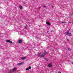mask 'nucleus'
I'll list each match as a JSON object with an SVG mask.
<instances>
[{
    "label": "nucleus",
    "mask_w": 73,
    "mask_h": 73,
    "mask_svg": "<svg viewBox=\"0 0 73 73\" xmlns=\"http://www.w3.org/2000/svg\"><path fill=\"white\" fill-rule=\"evenodd\" d=\"M46 24L47 25H51V23L48 22H46Z\"/></svg>",
    "instance_id": "6e6552de"
},
{
    "label": "nucleus",
    "mask_w": 73,
    "mask_h": 73,
    "mask_svg": "<svg viewBox=\"0 0 73 73\" xmlns=\"http://www.w3.org/2000/svg\"><path fill=\"white\" fill-rule=\"evenodd\" d=\"M48 66L50 68L52 67V64L51 63L49 64L48 65Z\"/></svg>",
    "instance_id": "0eeeda50"
},
{
    "label": "nucleus",
    "mask_w": 73,
    "mask_h": 73,
    "mask_svg": "<svg viewBox=\"0 0 73 73\" xmlns=\"http://www.w3.org/2000/svg\"><path fill=\"white\" fill-rule=\"evenodd\" d=\"M22 42H23V41H22V40L21 39H20L19 40L18 42L19 44H21V43H22Z\"/></svg>",
    "instance_id": "39448f33"
},
{
    "label": "nucleus",
    "mask_w": 73,
    "mask_h": 73,
    "mask_svg": "<svg viewBox=\"0 0 73 73\" xmlns=\"http://www.w3.org/2000/svg\"><path fill=\"white\" fill-rule=\"evenodd\" d=\"M62 24H66V22H62Z\"/></svg>",
    "instance_id": "9b49d317"
},
{
    "label": "nucleus",
    "mask_w": 73,
    "mask_h": 73,
    "mask_svg": "<svg viewBox=\"0 0 73 73\" xmlns=\"http://www.w3.org/2000/svg\"><path fill=\"white\" fill-rule=\"evenodd\" d=\"M46 54H47V52L45 51H44L42 53H40L38 55V57H39L40 58H42V57H45V55H46Z\"/></svg>",
    "instance_id": "f257e3e1"
},
{
    "label": "nucleus",
    "mask_w": 73,
    "mask_h": 73,
    "mask_svg": "<svg viewBox=\"0 0 73 73\" xmlns=\"http://www.w3.org/2000/svg\"><path fill=\"white\" fill-rule=\"evenodd\" d=\"M11 70H10V71L8 72V73H11L12 72H12V71H11Z\"/></svg>",
    "instance_id": "4468645a"
},
{
    "label": "nucleus",
    "mask_w": 73,
    "mask_h": 73,
    "mask_svg": "<svg viewBox=\"0 0 73 73\" xmlns=\"http://www.w3.org/2000/svg\"><path fill=\"white\" fill-rule=\"evenodd\" d=\"M43 7L44 8H46V6H44Z\"/></svg>",
    "instance_id": "f3484780"
},
{
    "label": "nucleus",
    "mask_w": 73,
    "mask_h": 73,
    "mask_svg": "<svg viewBox=\"0 0 73 73\" xmlns=\"http://www.w3.org/2000/svg\"><path fill=\"white\" fill-rule=\"evenodd\" d=\"M67 41H69V40L68 39H67Z\"/></svg>",
    "instance_id": "a211bd4d"
},
{
    "label": "nucleus",
    "mask_w": 73,
    "mask_h": 73,
    "mask_svg": "<svg viewBox=\"0 0 73 73\" xmlns=\"http://www.w3.org/2000/svg\"><path fill=\"white\" fill-rule=\"evenodd\" d=\"M24 64V63L23 62H21V63H19L17 64V65L20 66V65H23Z\"/></svg>",
    "instance_id": "423d86ee"
},
{
    "label": "nucleus",
    "mask_w": 73,
    "mask_h": 73,
    "mask_svg": "<svg viewBox=\"0 0 73 73\" xmlns=\"http://www.w3.org/2000/svg\"><path fill=\"white\" fill-rule=\"evenodd\" d=\"M29 68H27L26 69V70H29Z\"/></svg>",
    "instance_id": "dca6fc26"
},
{
    "label": "nucleus",
    "mask_w": 73,
    "mask_h": 73,
    "mask_svg": "<svg viewBox=\"0 0 73 73\" xmlns=\"http://www.w3.org/2000/svg\"><path fill=\"white\" fill-rule=\"evenodd\" d=\"M1 34V33H0V34Z\"/></svg>",
    "instance_id": "412c9836"
},
{
    "label": "nucleus",
    "mask_w": 73,
    "mask_h": 73,
    "mask_svg": "<svg viewBox=\"0 0 73 73\" xmlns=\"http://www.w3.org/2000/svg\"><path fill=\"white\" fill-rule=\"evenodd\" d=\"M17 68H14L12 70H11V72H15V71H16L17 70Z\"/></svg>",
    "instance_id": "7ed1b4c3"
},
{
    "label": "nucleus",
    "mask_w": 73,
    "mask_h": 73,
    "mask_svg": "<svg viewBox=\"0 0 73 73\" xmlns=\"http://www.w3.org/2000/svg\"><path fill=\"white\" fill-rule=\"evenodd\" d=\"M27 27H28V25H26V26L25 27V29H27Z\"/></svg>",
    "instance_id": "9d476101"
},
{
    "label": "nucleus",
    "mask_w": 73,
    "mask_h": 73,
    "mask_svg": "<svg viewBox=\"0 0 73 73\" xmlns=\"http://www.w3.org/2000/svg\"><path fill=\"white\" fill-rule=\"evenodd\" d=\"M67 49L68 50H69V51H70V50H71V49H70V48H67Z\"/></svg>",
    "instance_id": "f8f14e48"
},
{
    "label": "nucleus",
    "mask_w": 73,
    "mask_h": 73,
    "mask_svg": "<svg viewBox=\"0 0 73 73\" xmlns=\"http://www.w3.org/2000/svg\"><path fill=\"white\" fill-rule=\"evenodd\" d=\"M69 31H66L65 33V35H68V36H71L72 34L70 33H69Z\"/></svg>",
    "instance_id": "f03ea898"
},
{
    "label": "nucleus",
    "mask_w": 73,
    "mask_h": 73,
    "mask_svg": "<svg viewBox=\"0 0 73 73\" xmlns=\"http://www.w3.org/2000/svg\"><path fill=\"white\" fill-rule=\"evenodd\" d=\"M19 7L20 9H23V7H22V6L21 5H19Z\"/></svg>",
    "instance_id": "1a4fd4ad"
},
{
    "label": "nucleus",
    "mask_w": 73,
    "mask_h": 73,
    "mask_svg": "<svg viewBox=\"0 0 73 73\" xmlns=\"http://www.w3.org/2000/svg\"><path fill=\"white\" fill-rule=\"evenodd\" d=\"M70 23H71V22H70Z\"/></svg>",
    "instance_id": "aec40b11"
},
{
    "label": "nucleus",
    "mask_w": 73,
    "mask_h": 73,
    "mask_svg": "<svg viewBox=\"0 0 73 73\" xmlns=\"http://www.w3.org/2000/svg\"><path fill=\"white\" fill-rule=\"evenodd\" d=\"M58 73H61V72L59 71L58 72Z\"/></svg>",
    "instance_id": "6ab92c4d"
},
{
    "label": "nucleus",
    "mask_w": 73,
    "mask_h": 73,
    "mask_svg": "<svg viewBox=\"0 0 73 73\" xmlns=\"http://www.w3.org/2000/svg\"><path fill=\"white\" fill-rule=\"evenodd\" d=\"M6 42H9V43H10V44H12V43H13V42H12L8 40H6Z\"/></svg>",
    "instance_id": "20e7f679"
},
{
    "label": "nucleus",
    "mask_w": 73,
    "mask_h": 73,
    "mask_svg": "<svg viewBox=\"0 0 73 73\" xmlns=\"http://www.w3.org/2000/svg\"><path fill=\"white\" fill-rule=\"evenodd\" d=\"M25 57H23L21 58L22 60H24L25 58Z\"/></svg>",
    "instance_id": "ddd939ff"
},
{
    "label": "nucleus",
    "mask_w": 73,
    "mask_h": 73,
    "mask_svg": "<svg viewBox=\"0 0 73 73\" xmlns=\"http://www.w3.org/2000/svg\"><path fill=\"white\" fill-rule=\"evenodd\" d=\"M31 69V67L30 66L29 67V69Z\"/></svg>",
    "instance_id": "2eb2a0df"
}]
</instances>
